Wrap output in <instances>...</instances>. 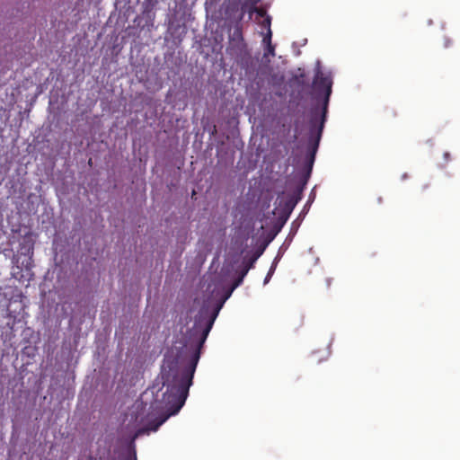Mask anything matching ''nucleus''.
I'll return each instance as SVG.
<instances>
[{
  "label": "nucleus",
  "mask_w": 460,
  "mask_h": 460,
  "mask_svg": "<svg viewBox=\"0 0 460 460\" xmlns=\"http://www.w3.org/2000/svg\"><path fill=\"white\" fill-rule=\"evenodd\" d=\"M222 305H217L201 331L199 330V325L200 324L199 321L195 323L191 337H196V342L188 366L180 373L175 372L172 375L170 373L163 374V385L166 386V391L163 394V402L168 413L155 422L150 423L148 427L149 430L156 431L171 415L178 413L184 405L189 394L190 386L192 385V379L200 358L201 349Z\"/></svg>",
  "instance_id": "nucleus-1"
},
{
  "label": "nucleus",
  "mask_w": 460,
  "mask_h": 460,
  "mask_svg": "<svg viewBox=\"0 0 460 460\" xmlns=\"http://www.w3.org/2000/svg\"><path fill=\"white\" fill-rule=\"evenodd\" d=\"M314 90L319 97L323 94V107L320 111L318 108L311 111L309 119V143L312 146L311 164L314 163V155L319 146L323 134L324 123L326 120L328 104L332 94V81L330 76H326L321 72L317 73L313 82Z\"/></svg>",
  "instance_id": "nucleus-2"
},
{
  "label": "nucleus",
  "mask_w": 460,
  "mask_h": 460,
  "mask_svg": "<svg viewBox=\"0 0 460 460\" xmlns=\"http://www.w3.org/2000/svg\"><path fill=\"white\" fill-rule=\"evenodd\" d=\"M297 202L298 198L294 195L285 197L284 193H282L281 196H278L276 199V203H278L277 209L280 210L281 215L285 217V220L288 219Z\"/></svg>",
  "instance_id": "nucleus-3"
},
{
  "label": "nucleus",
  "mask_w": 460,
  "mask_h": 460,
  "mask_svg": "<svg viewBox=\"0 0 460 460\" xmlns=\"http://www.w3.org/2000/svg\"><path fill=\"white\" fill-rule=\"evenodd\" d=\"M265 246L266 244L262 247V248H260L258 249L253 254L252 256L247 261H245V263L250 266L251 268H253V265L255 263V261L258 260V258L264 252V249H265Z\"/></svg>",
  "instance_id": "nucleus-4"
},
{
  "label": "nucleus",
  "mask_w": 460,
  "mask_h": 460,
  "mask_svg": "<svg viewBox=\"0 0 460 460\" xmlns=\"http://www.w3.org/2000/svg\"><path fill=\"white\" fill-rule=\"evenodd\" d=\"M257 13V15L259 17H266L267 16V13H266V10L262 7H257L256 5L255 6H250V9H249V18L251 19L252 14L253 13Z\"/></svg>",
  "instance_id": "nucleus-5"
},
{
  "label": "nucleus",
  "mask_w": 460,
  "mask_h": 460,
  "mask_svg": "<svg viewBox=\"0 0 460 460\" xmlns=\"http://www.w3.org/2000/svg\"><path fill=\"white\" fill-rule=\"evenodd\" d=\"M271 30H269L266 36L263 39V41L267 44V51L269 54L274 55V46L271 44Z\"/></svg>",
  "instance_id": "nucleus-6"
},
{
  "label": "nucleus",
  "mask_w": 460,
  "mask_h": 460,
  "mask_svg": "<svg viewBox=\"0 0 460 460\" xmlns=\"http://www.w3.org/2000/svg\"><path fill=\"white\" fill-rule=\"evenodd\" d=\"M230 39L233 40H243V34H242V28L240 25V22H237V24L234 28L233 34L230 36Z\"/></svg>",
  "instance_id": "nucleus-7"
},
{
  "label": "nucleus",
  "mask_w": 460,
  "mask_h": 460,
  "mask_svg": "<svg viewBox=\"0 0 460 460\" xmlns=\"http://www.w3.org/2000/svg\"><path fill=\"white\" fill-rule=\"evenodd\" d=\"M248 4L249 3L247 1L241 5V13L238 22H241L243 20L245 13H249L250 6H248Z\"/></svg>",
  "instance_id": "nucleus-8"
},
{
  "label": "nucleus",
  "mask_w": 460,
  "mask_h": 460,
  "mask_svg": "<svg viewBox=\"0 0 460 460\" xmlns=\"http://www.w3.org/2000/svg\"><path fill=\"white\" fill-rule=\"evenodd\" d=\"M270 23H271V18H270V16L267 15L264 18L261 25H262V27L267 28L269 31V30H270Z\"/></svg>",
  "instance_id": "nucleus-9"
},
{
  "label": "nucleus",
  "mask_w": 460,
  "mask_h": 460,
  "mask_svg": "<svg viewBox=\"0 0 460 460\" xmlns=\"http://www.w3.org/2000/svg\"><path fill=\"white\" fill-rule=\"evenodd\" d=\"M250 269H252V268L245 263L243 269L240 272V277L244 279V277L246 276V274L248 273Z\"/></svg>",
  "instance_id": "nucleus-10"
},
{
  "label": "nucleus",
  "mask_w": 460,
  "mask_h": 460,
  "mask_svg": "<svg viewBox=\"0 0 460 460\" xmlns=\"http://www.w3.org/2000/svg\"><path fill=\"white\" fill-rule=\"evenodd\" d=\"M243 278H242V277H240V276H239V277L234 280V286H233V288H237L239 285H241V284H242V282H243Z\"/></svg>",
  "instance_id": "nucleus-11"
},
{
  "label": "nucleus",
  "mask_w": 460,
  "mask_h": 460,
  "mask_svg": "<svg viewBox=\"0 0 460 460\" xmlns=\"http://www.w3.org/2000/svg\"><path fill=\"white\" fill-rule=\"evenodd\" d=\"M247 1H248L249 4H251V6H255L261 0H247Z\"/></svg>",
  "instance_id": "nucleus-12"
},
{
  "label": "nucleus",
  "mask_w": 460,
  "mask_h": 460,
  "mask_svg": "<svg viewBox=\"0 0 460 460\" xmlns=\"http://www.w3.org/2000/svg\"><path fill=\"white\" fill-rule=\"evenodd\" d=\"M444 158L446 161H448L450 158V154L448 152L444 153Z\"/></svg>",
  "instance_id": "nucleus-13"
},
{
  "label": "nucleus",
  "mask_w": 460,
  "mask_h": 460,
  "mask_svg": "<svg viewBox=\"0 0 460 460\" xmlns=\"http://www.w3.org/2000/svg\"><path fill=\"white\" fill-rule=\"evenodd\" d=\"M377 202H378L379 204H381V203L383 202V199H382V197H378V199H377Z\"/></svg>",
  "instance_id": "nucleus-14"
}]
</instances>
